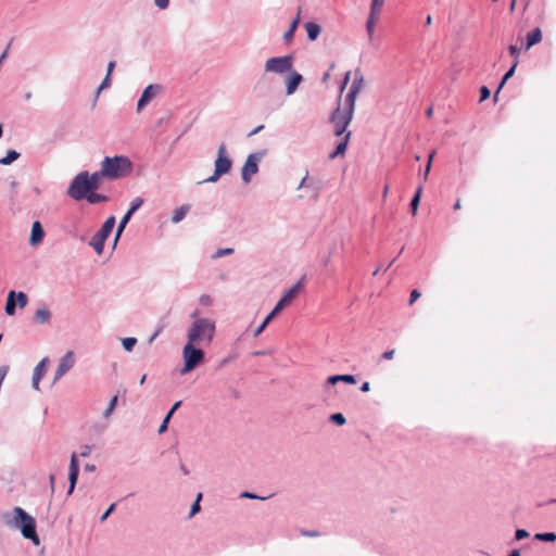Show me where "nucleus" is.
I'll use <instances>...</instances> for the list:
<instances>
[{"instance_id": "nucleus-35", "label": "nucleus", "mask_w": 556, "mask_h": 556, "mask_svg": "<svg viewBox=\"0 0 556 556\" xmlns=\"http://www.w3.org/2000/svg\"><path fill=\"white\" fill-rule=\"evenodd\" d=\"M136 344H137V339L135 337H126V338L122 339V345L126 352H131L134 350V348L136 346Z\"/></svg>"}, {"instance_id": "nucleus-54", "label": "nucleus", "mask_w": 556, "mask_h": 556, "mask_svg": "<svg viewBox=\"0 0 556 556\" xmlns=\"http://www.w3.org/2000/svg\"><path fill=\"white\" fill-rule=\"evenodd\" d=\"M508 50H509V53L515 56H517L520 52V49L516 45H510L508 47Z\"/></svg>"}, {"instance_id": "nucleus-31", "label": "nucleus", "mask_w": 556, "mask_h": 556, "mask_svg": "<svg viewBox=\"0 0 556 556\" xmlns=\"http://www.w3.org/2000/svg\"><path fill=\"white\" fill-rule=\"evenodd\" d=\"M48 357L42 358L35 367L33 376L36 377V379H42L48 365Z\"/></svg>"}, {"instance_id": "nucleus-22", "label": "nucleus", "mask_w": 556, "mask_h": 556, "mask_svg": "<svg viewBox=\"0 0 556 556\" xmlns=\"http://www.w3.org/2000/svg\"><path fill=\"white\" fill-rule=\"evenodd\" d=\"M542 40V30L540 27L534 28L527 35V41L525 45V50H529L531 47L538 45Z\"/></svg>"}, {"instance_id": "nucleus-7", "label": "nucleus", "mask_w": 556, "mask_h": 556, "mask_svg": "<svg viewBox=\"0 0 556 556\" xmlns=\"http://www.w3.org/2000/svg\"><path fill=\"white\" fill-rule=\"evenodd\" d=\"M116 224L115 216H109L101 225L100 229L91 237L89 245L94 250L98 255L104 251L105 241L112 233Z\"/></svg>"}, {"instance_id": "nucleus-43", "label": "nucleus", "mask_w": 556, "mask_h": 556, "mask_svg": "<svg viewBox=\"0 0 556 556\" xmlns=\"http://www.w3.org/2000/svg\"><path fill=\"white\" fill-rule=\"evenodd\" d=\"M433 156H434V151L430 152V154H429L428 162H427V165H426V168H425V173H424V176H422L424 181H426L428 179V175H429L430 169H431V164H432Z\"/></svg>"}, {"instance_id": "nucleus-41", "label": "nucleus", "mask_w": 556, "mask_h": 556, "mask_svg": "<svg viewBox=\"0 0 556 556\" xmlns=\"http://www.w3.org/2000/svg\"><path fill=\"white\" fill-rule=\"evenodd\" d=\"M329 421L337 426H343L346 422V418L342 413H334L329 416Z\"/></svg>"}, {"instance_id": "nucleus-14", "label": "nucleus", "mask_w": 556, "mask_h": 556, "mask_svg": "<svg viewBox=\"0 0 556 556\" xmlns=\"http://www.w3.org/2000/svg\"><path fill=\"white\" fill-rule=\"evenodd\" d=\"M75 364V357L73 351H67L59 362L54 374V382L63 377Z\"/></svg>"}, {"instance_id": "nucleus-25", "label": "nucleus", "mask_w": 556, "mask_h": 556, "mask_svg": "<svg viewBox=\"0 0 556 556\" xmlns=\"http://www.w3.org/2000/svg\"><path fill=\"white\" fill-rule=\"evenodd\" d=\"M104 177L106 178V175L102 174L101 168L100 170H96L92 174L88 173L90 188L93 189V191H97L101 186V179Z\"/></svg>"}, {"instance_id": "nucleus-27", "label": "nucleus", "mask_w": 556, "mask_h": 556, "mask_svg": "<svg viewBox=\"0 0 556 556\" xmlns=\"http://www.w3.org/2000/svg\"><path fill=\"white\" fill-rule=\"evenodd\" d=\"M84 200H86L89 204L94 205L98 203L108 202L110 198L106 194L98 193L97 191H90V193Z\"/></svg>"}, {"instance_id": "nucleus-19", "label": "nucleus", "mask_w": 556, "mask_h": 556, "mask_svg": "<svg viewBox=\"0 0 556 556\" xmlns=\"http://www.w3.org/2000/svg\"><path fill=\"white\" fill-rule=\"evenodd\" d=\"M338 382L348 383V374L329 376L325 381V392L330 393L331 388H333Z\"/></svg>"}, {"instance_id": "nucleus-5", "label": "nucleus", "mask_w": 556, "mask_h": 556, "mask_svg": "<svg viewBox=\"0 0 556 556\" xmlns=\"http://www.w3.org/2000/svg\"><path fill=\"white\" fill-rule=\"evenodd\" d=\"M215 334V324L207 318H197L188 331V341L199 342L204 338L212 341Z\"/></svg>"}, {"instance_id": "nucleus-49", "label": "nucleus", "mask_w": 556, "mask_h": 556, "mask_svg": "<svg viewBox=\"0 0 556 556\" xmlns=\"http://www.w3.org/2000/svg\"><path fill=\"white\" fill-rule=\"evenodd\" d=\"M154 4L160 9V10H165L168 8L169 5V0H154Z\"/></svg>"}, {"instance_id": "nucleus-36", "label": "nucleus", "mask_w": 556, "mask_h": 556, "mask_svg": "<svg viewBox=\"0 0 556 556\" xmlns=\"http://www.w3.org/2000/svg\"><path fill=\"white\" fill-rule=\"evenodd\" d=\"M117 402H118V396L117 395H114V396L111 397L108 407L103 412V417L104 418H109L112 415L113 410L115 409V407L117 405Z\"/></svg>"}, {"instance_id": "nucleus-30", "label": "nucleus", "mask_w": 556, "mask_h": 556, "mask_svg": "<svg viewBox=\"0 0 556 556\" xmlns=\"http://www.w3.org/2000/svg\"><path fill=\"white\" fill-rule=\"evenodd\" d=\"M305 29H306V33H307V37L311 39V40H315L317 39V37L319 36L320 34V26L316 23H313V22H308L305 24Z\"/></svg>"}, {"instance_id": "nucleus-64", "label": "nucleus", "mask_w": 556, "mask_h": 556, "mask_svg": "<svg viewBox=\"0 0 556 556\" xmlns=\"http://www.w3.org/2000/svg\"><path fill=\"white\" fill-rule=\"evenodd\" d=\"M507 556H521L519 549H511Z\"/></svg>"}, {"instance_id": "nucleus-55", "label": "nucleus", "mask_w": 556, "mask_h": 556, "mask_svg": "<svg viewBox=\"0 0 556 556\" xmlns=\"http://www.w3.org/2000/svg\"><path fill=\"white\" fill-rule=\"evenodd\" d=\"M348 85V73L344 74L343 80L340 85V98L342 97V93L344 91L345 86Z\"/></svg>"}, {"instance_id": "nucleus-44", "label": "nucleus", "mask_w": 556, "mask_h": 556, "mask_svg": "<svg viewBox=\"0 0 556 556\" xmlns=\"http://www.w3.org/2000/svg\"><path fill=\"white\" fill-rule=\"evenodd\" d=\"M115 508H116V504H115V503H112V504L106 508V510L101 515V517H100V522L105 521V520L111 516V514H113V513H114Z\"/></svg>"}, {"instance_id": "nucleus-24", "label": "nucleus", "mask_w": 556, "mask_h": 556, "mask_svg": "<svg viewBox=\"0 0 556 556\" xmlns=\"http://www.w3.org/2000/svg\"><path fill=\"white\" fill-rule=\"evenodd\" d=\"M301 81H302V75H300L296 72H293L287 78V94H292L296 90V88L299 87Z\"/></svg>"}, {"instance_id": "nucleus-52", "label": "nucleus", "mask_w": 556, "mask_h": 556, "mask_svg": "<svg viewBox=\"0 0 556 556\" xmlns=\"http://www.w3.org/2000/svg\"><path fill=\"white\" fill-rule=\"evenodd\" d=\"M223 175H217V170L214 169V173L208 178L204 179L203 182H216Z\"/></svg>"}, {"instance_id": "nucleus-38", "label": "nucleus", "mask_w": 556, "mask_h": 556, "mask_svg": "<svg viewBox=\"0 0 556 556\" xmlns=\"http://www.w3.org/2000/svg\"><path fill=\"white\" fill-rule=\"evenodd\" d=\"M307 188L312 189L314 192L313 197L317 198L323 188V184L320 180L309 179V182L307 184Z\"/></svg>"}, {"instance_id": "nucleus-51", "label": "nucleus", "mask_w": 556, "mask_h": 556, "mask_svg": "<svg viewBox=\"0 0 556 556\" xmlns=\"http://www.w3.org/2000/svg\"><path fill=\"white\" fill-rule=\"evenodd\" d=\"M420 295L421 293L417 289H414L410 292L409 304L412 305L415 301H417L420 298Z\"/></svg>"}, {"instance_id": "nucleus-11", "label": "nucleus", "mask_w": 556, "mask_h": 556, "mask_svg": "<svg viewBox=\"0 0 556 556\" xmlns=\"http://www.w3.org/2000/svg\"><path fill=\"white\" fill-rule=\"evenodd\" d=\"M292 68V58L291 56H278L270 58L265 63L266 72L274 73H285Z\"/></svg>"}, {"instance_id": "nucleus-32", "label": "nucleus", "mask_w": 556, "mask_h": 556, "mask_svg": "<svg viewBox=\"0 0 556 556\" xmlns=\"http://www.w3.org/2000/svg\"><path fill=\"white\" fill-rule=\"evenodd\" d=\"M534 540L540 542H555L556 532H539L534 534Z\"/></svg>"}, {"instance_id": "nucleus-3", "label": "nucleus", "mask_w": 556, "mask_h": 556, "mask_svg": "<svg viewBox=\"0 0 556 556\" xmlns=\"http://www.w3.org/2000/svg\"><path fill=\"white\" fill-rule=\"evenodd\" d=\"M131 167V161L124 155L105 156L101 163L102 174H105L106 178L111 180L126 176L130 173Z\"/></svg>"}, {"instance_id": "nucleus-4", "label": "nucleus", "mask_w": 556, "mask_h": 556, "mask_svg": "<svg viewBox=\"0 0 556 556\" xmlns=\"http://www.w3.org/2000/svg\"><path fill=\"white\" fill-rule=\"evenodd\" d=\"M194 343L195 342L188 341L182 349L184 366L180 369L181 375L190 372L205 361L204 351L197 348Z\"/></svg>"}, {"instance_id": "nucleus-26", "label": "nucleus", "mask_w": 556, "mask_h": 556, "mask_svg": "<svg viewBox=\"0 0 556 556\" xmlns=\"http://www.w3.org/2000/svg\"><path fill=\"white\" fill-rule=\"evenodd\" d=\"M190 211V205L189 204H182L180 205L179 207H177L174 212H173V215H172V223L173 224H178L180 223L187 215V213Z\"/></svg>"}, {"instance_id": "nucleus-39", "label": "nucleus", "mask_w": 556, "mask_h": 556, "mask_svg": "<svg viewBox=\"0 0 556 556\" xmlns=\"http://www.w3.org/2000/svg\"><path fill=\"white\" fill-rule=\"evenodd\" d=\"M235 250L232 248H219L217 249L213 254H212V258L213 260H216V258H219V257H223V256H228V255H231L233 254Z\"/></svg>"}, {"instance_id": "nucleus-8", "label": "nucleus", "mask_w": 556, "mask_h": 556, "mask_svg": "<svg viewBox=\"0 0 556 556\" xmlns=\"http://www.w3.org/2000/svg\"><path fill=\"white\" fill-rule=\"evenodd\" d=\"M267 154L266 149L258 150L256 152L250 153L245 162L241 168V180L244 184H249L252 180V177L258 173L260 162Z\"/></svg>"}, {"instance_id": "nucleus-12", "label": "nucleus", "mask_w": 556, "mask_h": 556, "mask_svg": "<svg viewBox=\"0 0 556 556\" xmlns=\"http://www.w3.org/2000/svg\"><path fill=\"white\" fill-rule=\"evenodd\" d=\"M383 4H384V0H372L371 1L369 16L366 22V29H367V33H368V36L370 39L372 38L374 30H375V24L381 14Z\"/></svg>"}, {"instance_id": "nucleus-45", "label": "nucleus", "mask_w": 556, "mask_h": 556, "mask_svg": "<svg viewBox=\"0 0 556 556\" xmlns=\"http://www.w3.org/2000/svg\"><path fill=\"white\" fill-rule=\"evenodd\" d=\"M530 535V533L526 529H517L515 531V540L521 541L523 539H527Z\"/></svg>"}, {"instance_id": "nucleus-15", "label": "nucleus", "mask_w": 556, "mask_h": 556, "mask_svg": "<svg viewBox=\"0 0 556 556\" xmlns=\"http://www.w3.org/2000/svg\"><path fill=\"white\" fill-rule=\"evenodd\" d=\"M160 86L157 85H149L142 92L140 99L137 103V111L140 112L152 99H154L159 91Z\"/></svg>"}, {"instance_id": "nucleus-6", "label": "nucleus", "mask_w": 556, "mask_h": 556, "mask_svg": "<svg viewBox=\"0 0 556 556\" xmlns=\"http://www.w3.org/2000/svg\"><path fill=\"white\" fill-rule=\"evenodd\" d=\"M93 191L89 185L88 170L78 173L70 182L67 188V195L75 201H81Z\"/></svg>"}, {"instance_id": "nucleus-2", "label": "nucleus", "mask_w": 556, "mask_h": 556, "mask_svg": "<svg viewBox=\"0 0 556 556\" xmlns=\"http://www.w3.org/2000/svg\"><path fill=\"white\" fill-rule=\"evenodd\" d=\"M305 277H302L296 283H294L291 288H289L282 296L278 300L274 308L267 314L264 320L255 328L253 336L258 337L267 327V325L299 294L300 289L302 288V282Z\"/></svg>"}, {"instance_id": "nucleus-63", "label": "nucleus", "mask_w": 556, "mask_h": 556, "mask_svg": "<svg viewBox=\"0 0 556 556\" xmlns=\"http://www.w3.org/2000/svg\"><path fill=\"white\" fill-rule=\"evenodd\" d=\"M84 469H85L86 471L92 472V471H94V470H96V465H93V464H86V465H85V467H84Z\"/></svg>"}, {"instance_id": "nucleus-53", "label": "nucleus", "mask_w": 556, "mask_h": 556, "mask_svg": "<svg viewBox=\"0 0 556 556\" xmlns=\"http://www.w3.org/2000/svg\"><path fill=\"white\" fill-rule=\"evenodd\" d=\"M309 182V178H308V173L306 172V175L302 178V180L300 181L299 186H298V189H301V188H304L306 187L307 188V184Z\"/></svg>"}, {"instance_id": "nucleus-9", "label": "nucleus", "mask_w": 556, "mask_h": 556, "mask_svg": "<svg viewBox=\"0 0 556 556\" xmlns=\"http://www.w3.org/2000/svg\"><path fill=\"white\" fill-rule=\"evenodd\" d=\"M144 200L141 198V197H137L135 199L131 200L130 204H129V207L127 210V212L123 215V217L121 218L118 225H117V228H116V231H115V236H114V240H113V245H112V249H115L118 240L121 239L127 224L130 222L132 215L142 206Z\"/></svg>"}, {"instance_id": "nucleus-56", "label": "nucleus", "mask_w": 556, "mask_h": 556, "mask_svg": "<svg viewBox=\"0 0 556 556\" xmlns=\"http://www.w3.org/2000/svg\"><path fill=\"white\" fill-rule=\"evenodd\" d=\"M293 35H294V31L291 28H289L285 33L283 38H285L286 41H290L293 38Z\"/></svg>"}, {"instance_id": "nucleus-23", "label": "nucleus", "mask_w": 556, "mask_h": 556, "mask_svg": "<svg viewBox=\"0 0 556 556\" xmlns=\"http://www.w3.org/2000/svg\"><path fill=\"white\" fill-rule=\"evenodd\" d=\"M16 291L11 290L8 293L4 312L8 316H14L16 313V303H15Z\"/></svg>"}, {"instance_id": "nucleus-40", "label": "nucleus", "mask_w": 556, "mask_h": 556, "mask_svg": "<svg viewBox=\"0 0 556 556\" xmlns=\"http://www.w3.org/2000/svg\"><path fill=\"white\" fill-rule=\"evenodd\" d=\"M273 496V494H269L267 496H260L257 495L256 493L254 492H250V491H243L241 494H240V498H249V500H261V501H265V500H268Z\"/></svg>"}, {"instance_id": "nucleus-16", "label": "nucleus", "mask_w": 556, "mask_h": 556, "mask_svg": "<svg viewBox=\"0 0 556 556\" xmlns=\"http://www.w3.org/2000/svg\"><path fill=\"white\" fill-rule=\"evenodd\" d=\"M363 87H364V77L354 78L352 85L350 86V122L353 118L356 97Z\"/></svg>"}, {"instance_id": "nucleus-59", "label": "nucleus", "mask_w": 556, "mask_h": 556, "mask_svg": "<svg viewBox=\"0 0 556 556\" xmlns=\"http://www.w3.org/2000/svg\"><path fill=\"white\" fill-rule=\"evenodd\" d=\"M115 65H116L115 61H110V62H109V64H108V73H106V75H112V72H113V70H114Z\"/></svg>"}, {"instance_id": "nucleus-18", "label": "nucleus", "mask_w": 556, "mask_h": 556, "mask_svg": "<svg viewBox=\"0 0 556 556\" xmlns=\"http://www.w3.org/2000/svg\"><path fill=\"white\" fill-rule=\"evenodd\" d=\"M79 476V462L75 453L71 456L70 468H68V482L77 483Z\"/></svg>"}, {"instance_id": "nucleus-28", "label": "nucleus", "mask_w": 556, "mask_h": 556, "mask_svg": "<svg viewBox=\"0 0 556 556\" xmlns=\"http://www.w3.org/2000/svg\"><path fill=\"white\" fill-rule=\"evenodd\" d=\"M517 64L518 62L516 61L511 66L510 68L504 74V76L502 77V80L497 87V90L495 91V94H494V99L496 100L497 99V94L498 92L501 91V89L504 87V85L507 83V80L509 78H511L515 74V71H516V67H517Z\"/></svg>"}, {"instance_id": "nucleus-60", "label": "nucleus", "mask_w": 556, "mask_h": 556, "mask_svg": "<svg viewBox=\"0 0 556 556\" xmlns=\"http://www.w3.org/2000/svg\"><path fill=\"white\" fill-rule=\"evenodd\" d=\"M40 380H41V379H36V377H34V376H33L31 387H33L35 390H39V383H40Z\"/></svg>"}, {"instance_id": "nucleus-20", "label": "nucleus", "mask_w": 556, "mask_h": 556, "mask_svg": "<svg viewBox=\"0 0 556 556\" xmlns=\"http://www.w3.org/2000/svg\"><path fill=\"white\" fill-rule=\"evenodd\" d=\"M181 401H177L173 404V406L169 408V410L167 412V414L165 415V417L163 418V421L162 424L160 425L159 427V430L157 432L160 434L164 433L167 428H168V424L174 415V413L181 406Z\"/></svg>"}, {"instance_id": "nucleus-37", "label": "nucleus", "mask_w": 556, "mask_h": 556, "mask_svg": "<svg viewBox=\"0 0 556 556\" xmlns=\"http://www.w3.org/2000/svg\"><path fill=\"white\" fill-rule=\"evenodd\" d=\"M15 303H16L17 307L24 308L27 305V303H28L27 294L25 292H23V291L16 292Z\"/></svg>"}, {"instance_id": "nucleus-48", "label": "nucleus", "mask_w": 556, "mask_h": 556, "mask_svg": "<svg viewBox=\"0 0 556 556\" xmlns=\"http://www.w3.org/2000/svg\"><path fill=\"white\" fill-rule=\"evenodd\" d=\"M491 94L490 89L486 86L480 88V102L486 100Z\"/></svg>"}, {"instance_id": "nucleus-58", "label": "nucleus", "mask_w": 556, "mask_h": 556, "mask_svg": "<svg viewBox=\"0 0 556 556\" xmlns=\"http://www.w3.org/2000/svg\"><path fill=\"white\" fill-rule=\"evenodd\" d=\"M393 355H394V350H390V351H386L382 354V357L386 358V359H392Z\"/></svg>"}, {"instance_id": "nucleus-10", "label": "nucleus", "mask_w": 556, "mask_h": 556, "mask_svg": "<svg viewBox=\"0 0 556 556\" xmlns=\"http://www.w3.org/2000/svg\"><path fill=\"white\" fill-rule=\"evenodd\" d=\"M232 160L227 153L225 143H222L217 151V157L214 162V169L217 175H226L231 170Z\"/></svg>"}, {"instance_id": "nucleus-21", "label": "nucleus", "mask_w": 556, "mask_h": 556, "mask_svg": "<svg viewBox=\"0 0 556 556\" xmlns=\"http://www.w3.org/2000/svg\"><path fill=\"white\" fill-rule=\"evenodd\" d=\"M51 317H52L51 312L43 304L41 307L36 309L35 314H34V321L37 323V324H41L42 325V324L49 323Z\"/></svg>"}, {"instance_id": "nucleus-61", "label": "nucleus", "mask_w": 556, "mask_h": 556, "mask_svg": "<svg viewBox=\"0 0 556 556\" xmlns=\"http://www.w3.org/2000/svg\"><path fill=\"white\" fill-rule=\"evenodd\" d=\"M299 21H300V16L298 15L291 23L290 25V28L295 31L296 27H298V24H299Z\"/></svg>"}, {"instance_id": "nucleus-1", "label": "nucleus", "mask_w": 556, "mask_h": 556, "mask_svg": "<svg viewBox=\"0 0 556 556\" xmlns=\"http://www.w3.org/2000/svg\"><path fill=\"white\" fill-rule=\"evenodd\" d=\"M1 520L9 529L20 531L22 536L29 540L34 545L38 546L40 544L36 519L24 508L14 506L11 510L3 511Z\"/></svg>"}, {"instance_id": "nucleus-29", "label": "nucleus", "mask_w": 556, "mask_h": 556, "mask_svg": "<svg viewBox=\"0 0 556 556\" xmlns=\"http://www.w3.org/2000/svg\"><path fill=\"white\" fill-rule=\"evenodd\" d=\"M421 193H422V186L419 185L418 188L415 191V194L413 195V198L410 200V203H409L410 211H412L413 215H416V213L418 211Z\"/></svg>"}, {"instance_id": "nucleus-42", "label": "nucleus", "mask_w": 556, "mask_h": 556, "mask_svg": "<svg viewBox=\"0 0 556 556\" xmlns=\"http://www.w3.org/2000/svg\"><path fill=\"white\" fill-rule=\"evenodd\" d=\"M201 498H202V493H199L197 495L195 501L192 503V505L190 507V513H189L190 518L193 517L195 514H198L201 510V505H200Z\"/></svg>"}, {"instance_id": "nucleus-34", "label": "nucleus", "mask_w": 556, "mask_h": 556, "mask_svg": "<svg viewBox=\"0 0 556 556\" xmlns=\"http://www.w3.org/2000/svg\"><path fill=\"white\" fill-rule=\"evenodd\" d=\"M348 149V141H339L337 148L329 154V159L333 160L339 155H344Z\"/></svg>"}, {"instance_id": "nucleus-17", "label": "nucleus", "mask_w": 556, "mask_h": 556, "mask_svg": "<svg viewBox=\"0 0 556 556\" xmlns=\"http://www.w3.org/2000/svg\"><path fill=\"white\" fill-rule=\"evenodd\" d=\"M45 235H46V232H45V229H43L41 223L39 220H35L31 224L29 244L31 247H37L38 244H40L43 241Z\"/></svg>"}, {"instance_id": "nucleus-13", "label": "nucleus", "mask_w": 556, "mask_h": 556, "mask_svg": "<svg viewBox=\"0 0 556 556\" xmlns=\"http://www.w3.org/2000/svg\"><path fill=\"white\" fill-rule=\"evenodd\" d=\"M331 122L334 127V135L341 136L348 128V111L337 108L331 115Z\"/></svg>"}, {"instance_id": "nucleus-50", "label": "nucleus", "mask_w": 556, "mask_h": 556, "mask_svg": "<svg viewBox=\"0 0 556 556\" xmlns=\"http://www.w3.org/2000/svg\"><path fill=\"white\" fill-rule=\"evenodd\" d=\"M91 451H92L91 445H84V446H81L79 455L81 457H88L90 455Z\"/></svg>"}, {"instance_id": "nucleus-47", "label": "nucleus", "mask_w": 556, "mask_h": 556, "mask_svg": "<svg viewBox=\"0 0 556 556\" xmlns=\"http://www.w3.org/2000/svg\"><path fill=\"white\" fill-rule=\"evenodd\" d=\"M199 303L203 306H211L213 301L212 298L208 294H202L199 298Z\"/></svg>"}, {"instance_id": "nucleus-57", "label": "nucleus", "mask_w": 556, "mask_h": 556, "mask_svg": "<svg viewBox=\"0 0 556 556\" xmlns=\"http://www.w3.org/2000/svg\"><path fill=\"white\" fill-rule=\"evenodd\" d=\"M76 484L77 483L68 482V488H67V491H66V495L67 496L72 495L74 493Z\"/></svg>"}, {"instance_id": "nucleus-33", "label": "nucleus", "mask_w": 556, "mask_h": 556, "mask_svg": "<svg viewBox=\"0 0 556 556\" xmlns=\"http://www.w3.org/2000/svg\"><path fill=\"white\" fill-rule=\"evenodd\" d=\"M20 156V153L15 150H9L7 152V155L3 156L2 159H0V164L1 165H10L12 164L14 161H16Z\"/></svg>"}, {"instance_id": "nucleus-62", "label": "nucleus", "mask_w": 556, "mask_h": 556, "mask_svg": "<svg viewBox=\"0 0 556 556\" xmlns=\"http://www.w3.org/2000/svg\"><path fill=\"white\" fill-rule=\"evenodd\" d=\"M302 534L305 536H317L319 535L318 531H302Z\"/></svg>"}, {"instance_id": "nucleus-46", "label": "nucleus", "mask_w": 556, "mask_h": 556, "mask_svg": "<svg viewBox=\"0 0 556 556\" xmlns=\"http://www.w3.org/2000/svg\"><path fill=\"white\" fill-rule=\"evenodd\" d=\"M111 85V75H105L103 81L101 83V85L99 86V88L97 89V96H99V93L108 88L109 86Z\"/></svg>"}]
</instances>
